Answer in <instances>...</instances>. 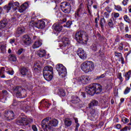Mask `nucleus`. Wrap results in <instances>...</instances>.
I'll use <instances>...</instances> for the list:
<instances>
[{
	"instance_id": "obj_34",
	"label": "nucleus",
	"mask_w": 131,
	"mask_h": 131,
	"mask_svg": "<svg viewBox=\"0 0 131 131\" xmlns=\"http://www.w3.org/2000/svg\"><path fill=\"white\" fill-rule=\"evenodd\" d=\"M58 95L60 97H65L66 96V93H65V91L63 89H59L58 92Z\"/></svg>"
},
{
	"instance_id": "obj_8",
	"label": "nucleus",
	"mask_w": 131,
	"mask_h": 131,
	"mask_svg": "<svg viewBox=\"0 0 131 131\" xmlns=\"http://www.w3.org/2000/svg\"><path fill=\"white\" fill-rule=\"evenodd\" d=\"M98 104H99V102L96 100H92L91 102L89 104V108L90 109V114H91L92 116H93V117L98 115V112L95 109L92 108L94 106L98 105Z\"/></svg>"
},
{
	"instance_id": "obj_15",
	"label": "nucleus",
	"mask_w": 131,
	"mask_h": 131,
	"mask_svg": "<svg viewBox=\"0 0 131 131\" xmlns=\"http://www.w3.org/2000/svg\"><path fill=\"white\" fill-rule=\"evenodd\" d=\"M84 14V11L83 9L81 8V7H79L75 13V17L76 18H81L82 16Z\"/></svg>"
},
{
	"instance_id": "obj_54",
	"label": "nucleus",
	"mask_w": 131,
	"mask_h": 131,
	"mask_svg": "<svg viewBox=\"0 0 131 131\" xmlns=\"http://www.w3.org/2000/svg\"><path fill=\"white\" fill-rule=\"evenodd\" d=\"M100 19V16H98L97 18H96L95 19V23H96V24H98V20Z\"/></svg>"
},
{
	"instance_id": "obj_57",
	"label": "nucleus",
	"mask_w": 131,
	"mask_h": 131,
	"mask_svg": "<svg viewBox=\"0 0 131 131\" xmlns=\"http://www.w3.org/2000/svg\"><path fill=\"white\" fill-rule=\"evenodd\" d=\"M116 128H117V129H120V128H121V125L118 124L116 125Z\"/></svg>"
},
{
	"instance_id": "obj_20",
	"label": "nucleus",
	"mask_w": 131,
	"mask_h": 131,
	"mask_svg": "<svg viewBox=\"0 0 131 131\" xmlns=\"http://www.w3.org/2000/svg\"><path fill=\"white\" fill-rule=\"evenodd\" d=\"M45 79L47 81H51L53 79V74H49V73H43Z\"/></svg>"
},
{
	"instance_id": "obj_16",
	"label": "nucleus",
	"mask_w": 131,
	"mask_h": 131,
	"mask_svg": "<svg viewBox=\"0 0 131 131\" xmlns=\"http://www.w3.org/2000/svg\"><path fill=\"white\" fill-rule=\"evenodd\" d=\"M77 55L82 60L86 59V53L84 50L79 49L77 51Z\"/></svg>"
},
{
	"instance_id": "obj_33",
	"label": "nucleus",
	"mask_w": 131,
	"mask_h": 131,
	"mask_svg": "<svg viewBox=\"0 0 131 131\" xmlns=\"http://www.w3.org/2000/svg\"><path fill=\"white\" fill-rule=\"evenodd\" d=\"M124 76L125 77V80H129V78H130L131 76V71L126 72Z\"/></svg>"
},
{
	"instance_id": "obj_38",
	"label": "nucleus",
	"mask_w": 131,
	"mask_h": 131,
	"mask_svg": "<svg viewBox=\"0 0 131 131\" xmlns=\"http://www.w3.org/2000/svg\"><path fill=\"white\" fill-rule=\"evenodd\" d=\"M6 43H4L1 45L0 50L2 51V52H3V53H5L6 52Z\"/></svg>"
},
{
	"instance_id": "obj_56",
	"label": "nucleus",
	"mask_w": 131,
	"mask_h": 131,
	"mask_svg": "<svg viewBox=\"0 0 131 131\" xmlns=\"http://www.w3.org/2000/svg\"><path fill=\"white\" fill-rule=\"evenodd\" d=\"M127 128H128V126H125L124 128H122L121 129V131H126V130H127Z\"/></svg>"
},
{
	"instance_id": "obj_55",
	"label": "nucleus",
	"mask_w": 131,
	"mask_h": 131,
	"mask_svg": "<svg viewBox=\"0 0 131 131\" xmlns=\"http://www.w3.org/2000/svg\"><path fill=\"white\" fill-rule=\"evenodd\" d=\"M78 127H79V123H77L76 125V128L75 129V131L78 130Z\"/></svg>"
},
{
	"instance_id": "obj_47",
	"label": "nucleus",
	"mask_w": 131,
	"mask_h": 131,
	"mask_svg": "<svg viewBox=\"0 0 131 131\" xmlns=\"http://www.w3.org/2000/svg\"><path fill=\"white\" fill-rule=\"evenodd\" d=\"M113 15L114 18H118V17H119V13L117 12H114Z\"/></svg>"
},
{
	"instance_id": "obj_39",
	"label": "nucleus",
	"mask_w": 131,
	"mask_h": 131,
	"mask_svg": "<svg viewBox=\"0 0 131 131\" xmlns=\"http://www.w3.org/2000/svg\"><path fill=\"white\" fill-rule=\"evenodd\" d=\"M91 48L92 49V51H94V52H96L98 50V46L96 44H93L91 46Z\"/></svg>"
},
{
	"instance_id": "obj_13",
	"label": "nucleus",
	"mask_w": 131,
	"mask_h": 131,
	"mask_svg": "<svg viewBox=\"0 0 131 131\" xmlns=\"http://www.w3.org/2000/svg\"><path fill=\"white\" fill-rule=\"evenodd\" d=\"M4 116L7 120H13L15 117V114L12 111H8L4 113Z\"/></svg>"
},
{
	"instance_id": "obj_11",
	"label": "nucleus",
	"mask_w": 131,
	"mask_h": 131,
	"mask_svg": "<svg viewBox=\"0 0 131 131\" xmlns=\"http://www.w3.org/2000/svg\"><path fill=\"white\" fill-rule=\"evenodd\" d=\"M14 92L18 98H23L26 97V91L19 86L15 87L14 89Z\"/></svg>"
},
{
	"instance_id": "obj_21",
	"label": "nucleus",
	"mask_w": 131,
	"mask_h": 131,
	"mask_svg": "<svg viewBox=\"0 0 131 131\" xmlns=\"http://www.w3.org/2000/svg\"><path fill=\"white\" fill-rule=\"evenodd\" d=\"M29 6L28 3H25L19 8V12H20V13H23V12H24V11L27 9Z\"/></svg>"
},
{
	"instance_id": "obj_27",
	"label": "nucleus",
	"mask_w": 131,
	"mask_h": 131,
	"mask_svg": "<svg viewBox=\"0 0 131 131\" xmlns=\"http://www.w3.org/2000/svg\"><path fill=\"white\" fill-rule=\"evenodd\" d=\"M29 106L27 105V103L26 102H22L21 104L20 105V109L23 111L27 110Z\"/></svg>"
},
{
	"instance_id": "obj_30",
	"label": "nucleus",
	"mask_w": 131,
	"mask_h": 131,
	"mask_svg": "<svg viewBox=\"0 0 131 131\" xmlns=\"http://www.w3.org/2000/svg\"><path fill=\"white\" fill-rule=\"evenodd\" d=\"M107 24L110 28H111V29L114 28V24L113 23V18H110L107 21Z\"/></svg>"
},
{
	"instance_id": "obj_40",
	"label": "nucleus",
	"mask_w": 131,
	"mask_h": 131,
	"mask_svg": "<svg viewBox=\"0 0 131 131\" xmlns=\"http://www.w3.org/2000/svg\"><path fill=\"white\" fill-rule=\"evenodd\" d=\"M115 9L119 12L122 11V8L120 5H115Z\"/></svg>"
},
{
	"instance_id": "obj_52",
	"label": "nucleus",
	"mask_w": 131,
	"mask_h": 131,
	"mask_svg": "<svg viewBox=\"0 0 131 131\" xmlns=\"http://www.w3.org/2000/svg\"><path fill=\"white\" fill-rule=\"evenodd\" d=\"M32 128L34 131H37V127H36V126L35 125H33L32 126Z\"/></svg>"
},
{
	"instance_id": "obj_26",
	"label": "nucleus",
	"mask_w": 131,
	"mask_h": 131,
	"mask_svg": "<svg viewBox=\"0 0 131 131\" xmlns=\"http://www.w3.org/2000/svg\"><path fill=\"white\" fill-rule=\"evenodd\" d=\"M8 24V22L6 21L5 20H3L2 21H0V30H3L6 26H7V25Z\"/></svg>"
},
{
	"instance_id": "obj_58",
	"label": "nucleus",
	"mask_w": 131,
	"mask_h": 131,
	"mask_svg": "<svg viewBox=\"0 0 131 131\" xmlns=\"http://www.w3.org/2000/svg\"><path fill=\"white\" fill-rule=\"evenodd\" d=\"M125 37L126 38H131V35H129L128 34H126L125 35Z\"/></svg>"
},
{
	"instance_id": "obj_62",
	"label": "nucleus",
	"mask_w": 131,
	"mask_h": 131,
	"mask_svg": "<svg viewBox=\"0 0 131 131\" xmlns=\"http://www.w3.org/2000/svg\"><path fill=\"white\" fill-rule=\"evenodd\" d=\"M10 43L13 45V43H14V42H15V39H10Z\"/></svg>"
},
{
	"instance_id": "obj_2",
	"label": "nucleus",
	"mask_w": 131,
	"mask_h": 131,
	"mask_svg": "<svg viewBox=\"0 0 131 131\" xmlns=\"http://www.w3.org/2000/svg\"><path fill=\"white\" fill-rule=\"evenodd\" d=\"M103 89L102 85L99 83H92L88 86L85 89L88 95L94 96L96 94H101Z\"/></svg>"
},
{
	"instance_id": "obj_23",
	"label": "nucleus",
	"mask_w": 131,
	"mask_h": 131,
	"mask_svg": "<svg viewBox=\"0 0 131 131\" xmlns=\"http://www.w3.org/2000/svg\"><path fill=\"white\" fill-rule=\"evenodd\" d=\"M40 106L42 107H45V108H49L50 106H51V103L48 102V101H46V100L43 99L40 102Z\"/></svg>"
},
{
	"instance_id": "obj_48",
	"label": "nucleus",
	"mask_w": 131,
	"mask_h": 131,
	"mask_svg": "<svg viewBox=\"0 0 131 131\" xmlns=\"http://www.w3.org/2000/svg\"><path fill=\"white\" fill-rule=\"evenodd\" d=\"M120 45L122 46H120L118 48V51H122V50H123V44L122 43H121Z\"/></svg>"
},
{
	"instance_id": "obj_45",
	"label": "nucleus",
	"mask_w": 131,
	"mask_h": 131,
	"mask_svg": "<svg viewBox=\"0 0 131 131\" xmlns=\"http://www.w3.org/2000/svg\"><path fill=\"white\" fill-rule=\"evenodd\" d=\"M118 78L120 79V81L122 82L123 81L122 76H121V73H119L118 74Z\"/></svg>"
},
{
	"instance_id": "obj_61",
	"label": "nucleus",
	"mask_w": 131,
	"mask_h": 131,
	"mask_svg": "<svg viewBox=\"0 0 131 131\" xmlns=\"http://www.w3.org/2000/svg\"><path fill=\"white\" fill-rule=\"evenodd\" d=\"M110 9V8H109V7H107L105 8L106 11H107L108 13H110L111 12V10H109V9Z\"/></svg>"
},
{
	"instance_id": "obj_22",
	"label": "nucleus",
	"mask_w": 131,
	"mask_h": 131,
	"mask_svg": "<svg viewBox=\"0 0 131 131\" xmlns=\"http://www.w3.org/2000/svg\"><path fill=\"white\" fill-rule=\"evenodd\" d=\"M41 45H42V41L41 40H38L34 42L33 45V49H37V48H39V47H41Z\"/></svg>"
},
{
	"instance_id": "obj_9",
	"label": "nucleus",
	"mask_w": 131,
	"mask_h": 131,
	"mask_svg": "<svg viewBox=\"0 0 131 131\" xmlns=\"http://www.w3.org/2000/svg\"><path fill=\"white\" fill-rule=\"evenodd\" d=\"M56 70L58 72L59 76H61V77H65L67 75V70L62 64H57Z\"/></svg>"
},
{
	"instance_id": "obj_63",
	"label": "nucleus",
	"mask_w": 131,
	"mask_h": 131,
	"mask_svg": "<svg viewBox=\"0 0 131 131\" xmlns=\"http://www.w3.org/2000/svg\"><path fill=\"white\" fill-rule=\"evenodd\" d=\"M81 95L82 96L83 98H85V93L84 92H82Z\"/></svg>"
},
{
	"instance_id": "obj_4",
	"label": "nucleus",
	"mask_w": 131,
	"mask_h": 131,
	"mask_svg": "<svg viewBox=\"0 0 131 131\" xmlns=\"http://www.w3.org/2000/svg\"><path fill=\"white\" fill-rule=\"evenodd\" d=\"M95 66L94 62L91 61H86L83 62L81 65V68L85 73H89L92 72L94 70Z\"/></svg>"
},
{
	"instance_id": "obj_28",
	"label": "nucleus",
	"mask_w": 131,
	"mask_h": 131,
	"mask_svg": "<svg viewBox=\"0 0 131 131\" xmlns=\"http://www.w3.org/2000/svg\"><path fill=\"white\" fill-rule=\"evenodd\" d=\"M25 32V28L23 27L18 28L16 31V34H22V33H24Z\"/></svg>"
},
{
	"instance_id": "obj_1",
	"label": "nucleus",
	"mask_w": 131,
	"mask_h": 131,
	"mask_svg": "<svg viewBox=\"0 0 131 131\" xmlns=\"http://www.w3.org/2000/svg\"><path fill=\"white\" fill-rule=\"evenodd\" d=\"M58 122L57 119L51 120V118L48 117L42 121L41 126L45 131H53L54 127L58 125Z\"/></svg>"
},
{
	"instance_id": "obj_60",
	"label": "nucleus",
	"mask_w": 131,
	"mask_h": 131,
	"mask_svg": "<svg viewBox=\"0 0 131 131\" xmlns=\"http://www.w3.org/2000/svg\"><path fill=\"white\" fill-rule=\"evenodd\" d=\"M119 37H117V38L115 40V42H119Z\"/></svg>"
},
{
	"instance_id": "obj_35",
	"label": "nucleus",
	"mask_w": 131,
	"mask_h": 131,
	"mask_svg": "<svg viewBox=\"0 0 131 131\" xmlns=\"http://www.w3.org/2000/svg\"><path fill=\"white\" fill-rule=\"evenodd\" d=\"M64 124L66 126H70L72 124V121L68 119H66Z\"/></svg>"
},
{
	"instance_id": "obj_17",
	"label": "nucleus",
	"mask_w": 131,
	"mask_h": 131,
	"mask_svg": "<svg viewBox=\"0 0 131 131\" xmlns=\"http://www.w3.org/2000/svg\"><path fill=\"white\" fill-rule=\"evenodd\" d=\"M52 28L53 30H55V31H57V32H60V31H62L63 26H62V25H61V24L59 23H56L53 25Z\"/></svg>"
},
{
	"instance_id": "obj_29",
	"label": "nucleus",
	"mask_w": 131,
	"mask_h": 131,
	"mask_svg": "<svg viewBox=\"0 0 131 131\" xmlns=\"http://www.w3.org/2000/svg\"><path fill=\"white\" fill-rule=\"evenodd\" d=\"M46 50H40L38 51L37 55L40 57V58H42L46 56Z\"/></svg>"
},
{
	"instance_id": "obj_64",
	"label": "nucleus",
	"mask_w": 131,
	"mask_h": 131,
	"mask_svg": "<svg viewBox=\"0 0 131 131\" xmlns=\"http://www.w3.org/2000/svg\"><path fill=\"white\" fill-rule=\"evenodd\" d=\"M74 119H75V123H76V124H77V123H78V119H77V118H75Z\"/></svg>"
},
{
	"instance_id": "obj_3",
	"label": "nucleus",
	"mask_w": 131,
	"mask_h": 131,
	"mask_svg": "<svg viewBox=\"0 0 131 131\" xmlns=\"http://www.w3.org/2000/svg\"><path fill=\"white\" fill-rule=\"evenodd\" d=\"M75 38L80 43H86L89 40V36L85 31H80L75 33Z\"/></svg>"
},
{
	"instance_id": "obj_18",
	"label": "nucleus",
	"mask_w": 131,
	"mask_h": 131,
	"mask_svg": "<svg viewBox=\"0 0 131 131\" xmlns=\"http://www.w3.org/2000/svg\"><path fill=\"white\" fill-rule=\"evenodd\" d=\"M43 73H47L49 74H54V70L53 69V68L52 67L48 66L44 68Z\"/></svg>"
},
{
	"instance_id": "obj_51",
	"label": "nucleus",
	"mask_w": 131,
	"mask_h": 131,
	"mask_svg": "<svg viewBox=\"0 0 131 131\" xmlns=\"http://www.w3.org/2000/svg\"><path fill=\"white\" fill-rule=\"evenodd\" d=\"M109 16H110V14H109V13L108 12H104V17H105V18H109Z\"/></svg>"
},
{
	"instance_id": "obj_19",
	"label": "nucleus",
	"mask_w": 131,
	"mask_h": 131,
	"mask_svg": "<svg viewBox=\"0 0 131 131\" xmlns=\"http://www.w3.org/2000/svg\"><path fill=\"white\" fill-rule=\"evenodd\" d=\"M69 43H70V40H69V38L63 37L62 38V45L61 46V49H62V50H64V47L68 46Z\"/></svg>"
},
{
	"instance_id": "obj_14",
	"label": "nucleus",
	"mask_w": 131,
	"mask_h": 131,
	"mask_svg": "<svg viewBox=\"0 0 131 131\" xmlns=\"http://www.w3.org/2000/svg\"><path fill=\"white\" fill-rule=\"evenodd\" d=\"M23 41L24 45L29 46V45H31V38L28 35H24L23 36Z\"/></svg>"
},
{
	"instance_id": "obj_12",
	"label": "nucleus",
	"mask_w": 131,
	"mask_h": 131,
	"mask_svg": "<svg viewBox=\"0 0 131 131\" xmlns=\"http://www.w3.org/2000/svg\"><path fill=\"white\" fill-rule=\"evenodd\" d=\"M48 21L44 20H39L35 24V27L38 28V29H43L46 27V23H47Z\"/></svg>"
},
{
	"instance_id": "obj_44",
	"label": "nucleus",
	"mask_w": 131,
	"mask_h": 131,
	"mask_svg": "<svg viewBox=\"0 0 131 131\" xmlns=\"http://www.w3.org/2000/svg\"><path fill=\"white\" fill-rule=\"evenodd\" d=\"M6 73H8V74H9L10 75H14V70H8L6 71Z\"/></svg>"
},
{
	"instance_id": "obj_42",
	"label": "nucleus",
	"mask_w": 131,
	"mask_h": 131,
	"mask_svg": "<svg viewBox=\"0 0 131 131\" xmlns=\"http://www.w3.org/2000/svg\"><path fill=\"white\" fill-rule=\"evenodd\" d=\"M130 91V88L127 87L124 92V95H127V94H128L129 92Z\"/></svg>"
},
{
	"instance_id": "obj_41",
	"label": "nucleus",
	"mask_w": 131,
	"mask_h": 131,
	"mask_svg": "<svg viewBox=\"0 0 131 131\" xmlns=\"http://www.w3.org/2000/svg\"><path fill=\"white\" fill-rule=\"evenodd\" d=\"M71 24H72V22H71V21H70V20H68L67 22V25H64L63 27H70V26H71Z\"/></svg>"
},
{
	"instance_id": "obj_24",
	"label": "nucleus",
	"mask_w": 131,
	"mask_h": 131,
	"mask_svg": "<svg viewBox=\"0 0 131 131\" xmlns=\"http://www.w3.org/2000/svg\"><path fill=\"white\" fill-rule=\"evenodd\" d=\"M79 98L77 96H72L71 100L70 101L71 104H77L79 102Z\"/></svg>"
},
{
	"instance_id": "obj_6",
	"label": "nucleus",
	"mask_w": 131,
	"mask_h": 131,
	"mask_svg": "<svg viewBox=\"0 0 131 131\" xmlns=\"http://www.w3.org/2000/svg\"><path fill=\"white\" fill-rule=\"evenodd\" d=\"M33 121L32 118H26L23 116H20L16 120V124L18 125H28Z\"/></svg>"
},
{
	"instance_id": "obj_10",
	"label": "nucleus",
	"mask_w": 131,
	"mask_h": 131,
	"mask_svg": "<svg viewBox=\"0 0 131 131\" xmlns=\"http://www.w3.org/2000/svg\"><path fill=\"white\" fill-rule=\"evenodd\" d=\"M76 80L80 84H88L90 83L91 78L88 75H82L76 78Z\"/></svg>"
},
{
	"instance_id": "obj_53",
	"label": "nucleus",
	"mask_w": 131,
	"mask_h": 131,
	"mask_svg": "<svg viewBox=\"0 0 131 131\" xmlns=\"http://www.w3.org/2000/svg\"><path fill=\"white\" fill-rule=\"evenodd\" d=\"M120 29L123 30L124 29V24H123V23H121L120 24Z\"/></svg>"
},
{
	"instance_id": "obj_5",
	"label": "nucleus",
	"mask_w": 131,
	"mask_h": 131,
	"mask_svg": "<svg viewBox=\"0 0 131 131\" xmlns=\"http://www.w3.org/2000/svg\"><path fill=\"white\" fill-rule=\"evenodd\" d=\"M69 2H63L60 4V9L63 13L69 14L71 12V5L70 4H74V0H68Z\"/></svg>"
},
{
	"instance_id": "obj_43",
	"label": "nucleus",
	"mask_w": 131,
	"mask_h": 131,
	"mask_svg": "<svg viewBox=\"0 0 131 131\" xmlns=\"http://www.w3.org/2000/svg\"><path fill=\"white\" fill-rule=\"evenodd\" d=\"M122 121L124 123H127L128 122V121H129V120H128V119H127L126 118H123L122 119Z\"/></svg>"
},
{
	"instance_id": "obj_31",
	"label": "nucleus",
	"mask_w": 131,
	"mask_h": 131,
	"mask_svg": "<svg viewBox=\"0 0 131 131\" xmlns=\"http://www.w3.org/2000/svg\"><path fill=\"white\" fill-rule=\"evenodd\" d=\"M9 59L12 62H16L17 61V57H16L15 55L11 54L9 56Z\"/></svg>"
},
{
	"instance_id": "obj_50",
	"label": "nucleus",
	"mask_w": 131,
	"mask_h": 131,
	"mask_svg": "<svg viewBox=\"0 0 131 131\" xmlns=\"http://www.w3.org/2000/svg\"><path fill=\"white\" fill-rule=\"evenodd\" d=\"M106 76V74H103L101 75H100L99 77H97V79H100V78H104Z\"/></svg>"
},
{
	"instance_id": "obj_7",
	"label": "nucleus",
	"mask_w": 131,
	"mask_h": 131,
	"mask_svg": "<svg viewBox=\"0 0 131 131\" xmlns=\"http://www.w3.org/2000/svg\"><path fill=\"white\" fill-rule=\"evenodd\" d=\"M19 6L20 4L18 2H16L14 3V2L11 1L8 3V5H5L4 7V9L7 11V13H9L11 9L13 11H16V10H17V8L19 7Z\"/></svg>"
},
{
	"instance_id": "obj_37",
	"label": "nucleus",
	"mask_w": 131,
	"mask_h": 131,
	"mask_svg": "<svg viewBox=\"0 0 131 131\" xmlns=\"http://www.w3.org/2000/svg\"><path fill=\"white\" fill-rule=\"evenodd\" d=\"M124 18V21H125V22H127V23H131V20L130 19H129V17L127 15H125L123 16Z\"/></svg>"
},
{
	"instance_id": "obj_59",
	"label": "nucleus",
	"mask_w": 131,
	"mask_h": 131,
	"mask_svg": "<svg viewBox=\"0 0 131 131\" xmlns=\"http://www.w3.org/2000/svg\"><path fill=\"white\" fill-rule=\"evenodd\" d=\"M125 31L126 32H128V26H127V25L125 26Z\"/></svg>"
},
{
	"instance_id": "obj_49",
	"label": "nucleus",
	"mask_w": 131,
	"mask_h": 131,
	"mask_svg": "<svg viewBox=\"0 0 131 131\" xmlns=\"http://www.w3.org/2000/svg\"><path fill=\"white\" fill-rule=\"evenodd\" d=\"M23 52H24V49H20L17 51V54L18 55H21L23 53Z\"/></svg>"
},
{
	"instance_id": "obj_46",
	"label": "nucleus",
	"mask_w": 131,
	"mask_h": 131,
	"mask_svg": "<svg viewBox=\"0 0 131 131\" xmlns=\"http://www.w3.org/2000/svg\"><path fill=\"white\" fill-rule=\"evenodd\" d=\"M128 3V0H123V2H122L123 6H127Z\"/></svg>"
},
{
	"instance_id": "obj_25",
	"label": "nucleus",
	"mask_w": 131,
	"mask_h": 131,
	"mask_svg": "<svg viewBox=\"0 0 131 131\" xmlns=\"http://www.w3.org/2000/svg\"><path fill=\"white\" fill-rule=\"evenodd\" d=\"M20 73L22 75H30V72L26 68H22L20 70Z\"/></svg>"
},
{
	"instance_id": "obj_36",
	"label": "nucleus",
	"mask_w": 131,
	"mask_h": 131,
	"mask_svg": "<svg viewBox=\"0 0 131 131\" xmlns=\"http://www.w3.org/2000/svg\"><path fill=\"white\" fill-rule=\"evenodd\" d=\"M4 73H5V68L2 67L0 70V75H2L1 76V78H5V77H6V76L4 75Z\"/></svg>"
},
{
	"instance_id": "obj_32",
	"label": "nucleus",
	"mask_w": 131,
	"mask_h": 131,
	"mask_svg": "<svg viewBox=\"0 0 131 131\" xmlns=\"http://www.w3.org/2000/svg\"><path fill=\"white\" fill-rule=\"evenodd\" d=\"M6 96H8V91L6 90H3L2 93L0 94L1 99H3Z\"/></svg>"
}]
</instances>
